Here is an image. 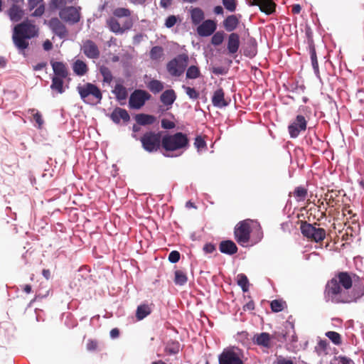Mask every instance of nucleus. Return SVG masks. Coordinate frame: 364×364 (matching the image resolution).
<instances>
[{
  "label": "nucleus",
  "instance_id": "1",
  "mask_svg": "<svg viewBox=\"0 0 364 364\" xmlns=\"http://www.w3.org/2000/svg\"><path fill=\"white\" fill-rule=\"evenodd\" d=\"M6 13L12 23H17L11 28L13 44L18 54L26 57L30 49L29 41L38 37L39 28L34 20L24 18L26 12L21 5L11 4Z\"/></svg>",
  "mask_w": 364,
  "mask_h": 364
},
{
  "label": "nucleus",
  "instance_id": "2",
  "mask_svg": "<svg viewBox=\"0 0 364 364\" xmlns=\"http://www.w3.org/2000/svg\"><path fill=\"white\" fill-rule=\"evenodd\" d=\"M161 146L165 157H178L190 148L191 139L187 134L182 132H167L162 137Z\"/></svg>",
  "mask_w": 364,
  "mask_h": 364
},
{
  "label": "nucleus",
  "instance_id": "3",
  "mask_svg": "<svg viewBox=\"0 0 364 364\" xmlns=\"http://www.w3.org/2000/svg\"><path fill=\"white\" fill-rule=\"evenodd\" d=\"M326 300L333 304H346L355 302L349 287H346L341 279V272L337 273L327 282L324 291Z\"/></svg>",
  "mask_w": 364,
  "mask_h": 364
},
{
  "label": "nucleus",
  "instance_id": "4",
  "mask_svg": "<svg viewBox=\"0 0 364 364\" xmlns=\"http://www.w3.org/2000/svg\"><path fill=\"white\" fill-rule=\"evenodd\" d=\"M247 360L244 350L236 346L230 345L218 355V364H246Z\"/></svg>",
  "mask_w": 364,
  "mask_h": 364
},
{
  "label": "nucleus",
  "instance_id": "5",
  "mask_svg": "<svg viewBox=\"0 0 364 364\" xmlns=\"http://www.w3.org/2000/svg\"><path fill=\"white\" fill-rule=\"evenodd\" d=\"M341 279L343 285L350 289L355 302L364 296V283L358 275L352 272L343 271Z\"/></svg>",
  "mask_w": 364,
  "mask_h": 364
},
{
  "label": "nucleus",
  "instance_id": "6",
  "mask_svg": "<svg viewBox=\"0 0 364 364\" xmlns=\"http://www.w3.org/2000/svg\"><path fill=\"white\" fill-rule=\"evenodd\" d=\"M163 132H155L153 130L146 131L140 136L139 141L141 146L148 153H154L158 151L161 144Z\"/></svg>",
  "mask_w": 364,
  "mask_h": 364
},
{
  "label": "nucleus",
  "instance_id": "7",
  "mask_svg": "<svg viewBox=\"0 0 364 364\" xmlns=\"http://www.w3.org/2000/svg\"><path fill=\"white\" fill-rule=\"evenodd\" d=\"M299 230L304 237L316 243L323 241L326 237V231L324 228L316 227L306 221L301 223Z\"/></svg>",
  "mask_w": 364,
  "mask_h": 364
},
{
  "label": "nucleus",
  "instance_id": "8",
  "mask_svg": "<svg viewBox=\"0 0 364 364\" xmlns=\"http://www.w3.org/2000/svg\"><path fill=\"white\" fill-rule=\"evenodd\" d=\"M188 55L186 53H179L166 63L167 72L172 77H180L183 75L188 65Z\"/></svg>",
  "mask_w": 364,
  "mask_h": 364
},
{
  "label": "nucleus",
  "instance_id": "9",
  "mask_svg": "<svg viewBox=\"0 0 364 364\" xmlns=\"http://www.w3.org/2000/svg\"><path fill=\"white\" fill-rule=\"evenodd\" d=\"M251 227L249 220H242L237 223L234 228V238L237 244L243 247H248L251 240Z\"/></svg>",
  "mask_w": 364,
  "mask_h": 364
},
{
  "label": "nucleus",
  "instance_id": "10",
  "mask_svg": "<svg viewBox=\"0 0 364 364\" xmlns=\"http://www.w3.org/2000/svg\"><path fill=\"white\" fill-rule=\"evenodd\" d=\"M151 97V95L146 90L136 89L130 95L128 107L131 110H139Z\"/></svg>",
  "mask_w": 364,
  "mask_h": 364
},
{
  "label": "nucleus",
  "instance_id": "11",
  "mask_svg": "<svg viewBox=\"0 0 364 364\" xmlns=\"http://www.w3.org/2000/svg\"><path fill=\"white\" fill-rule=\"evenodd\" d=\"M308 127V120L302 114H298L289 123L287 126L288 133L291 139L297 138L299 134L305 132Z\"/></svg>",
  "mask_w": 364,
  "mask_h": 364
},
{
  "label": "nucleus",
  "instance_id": "12",
  "mask_svg": "<svg viewBox=\"0 0 364 364\" xmlns=\"http://www.w3.org/2000/svg\"><path fill=\"white\" fill-rule=\"evenodd\" d=\"M81 10L82 8L80 6H66L59 12V17L62 21L69 25H75L81 19Z\"/></svg>",
  "mask_w": 364,
  "mask_h": 364
},
{
  "label": "nucleus",
  "instance_id": "13",
  "mask_svg": "<svg viewBox=\"0 0 364 364\" xmlns=\"http://www.w3.org/2000/svg\"><path fill=\"white\" fill-rule=\"evenodd\" d=\"M43 24L47 25L51 32L60 39L65 40L68 36L67 27L57 17H52L50 20L44 19Z\"/></svg>",
  "mask_w": 364,
  "mask_h": 364
},
{
  "label": "nucleus",
  "instance_id": "14",
  "mask_svg": "<svg viewBox=\"0 0 364 364\" xmlns=\"http://www.w3.org/2000/svg\"><path fill=\"white\" fill-rule=\"evenodd\" d=\"M98 87H99L97 85L87 82L83 85L79 83L76 87V90L78 92L81 100L85 104L90 106H95L96 104H93V102L90 100L89 97H93L95 92Z\"/></svg>",
  "mask_w": 364,
  "mask_h": 364
},
{
  "label": "nucleus",
  "instance_id": "15",
  "mask_svg": "<svg viewBox=\"0 0 364 364\" xmlns=\"http://www.w3.org/2000/svg\"><path fill=\"white\" fill-rule=\"evenodd\" d=\"M102 110L106 112L105 109H102ZM105 116L117 125L122 122V124L127 126L131 121L129 112L126 109L119 107H115L111 113H105Z\"/></svg>",
  "mask_w": 364,
  "mask_h": 364
},
{
  "label": "nucleus",
  "instance_id": "16",
  "mask_svg": "<svg viewBox=\"0 0 364 364\" xmlns=\"http://www.w3.org/2000/svg\"><path fill=\"white\" fill-rule=\"evenodd\" d=\"M240 35L237 33H231L228 36L226 50L222 51L220 49H218L217 52L220 53L227 52L229 55L235 58L240 48Z\"/></svg>",
  "mask_w": 364,
  "mask_h": 364
},
{
  "label": "nucleus",
  "instance_id": "17",
  "mask_svg": "<svg viewBox=\"0 0 364 364\" xmlns=\"http://www.w3.org/2000/svg\"><path fill=\"white\" fill-rule=\"evenodd\" d=\"M51 84L50 89L51 90V95L53 97L55 95H62L69 88L70 80L68 78H60L56 76H50Z\"/></svg>",
  "mask_w": 364,
  "mask_h": 364
},
{
  "label": "nucleus",
  "instance_id": "18",
  "mask_svg": "<svg viewBox=\"0 0 364 364\" xmlns=\"http://www.w3.org/2000/svg\"><path fill=\"white\" fill-rule=\"evenodd\" d=\"M211 102L213 107L223 109L230 104V98H225V92L221 87H218L213 93Z\"/></svg>",
  "mask_w": 364,
  "mask_h": 364
},
{
  "label": "nucleus",
  "instance_id": "19",
  "mask_svg": "<svg viewBox=\"0 0 364 364\" xmlns=\"http://www.w3.org/2000/svg\"><path fill=\"white\" fill-rule=\"evenodd\" d=\"M50 64L53 68V74L50 76H56L60 78H68L70 80L69 77L70 73L66 63L63 61H57L53 58L50 59Z\"/></svg>",
  "mask_w": 364,
  "mask_h": 364
},
{
  "label": "nucleus",
  "instance_id": "20",
  "mask_svg": "<svg viewBox=\"0 0 364 364\" xmlns=\"http://www.w3.org/2000/svg\"><path fill=\"white\" fill-rule=\"evenodd\" d=\"M216 29V22L210 19H207L197 26L196 32L199 36L205 38L212 36Z\"/></svg>",
  "mask_w": 364,
  "mask_h": 364
},
{
  "label": "nucleus",
  "instance_id": "21",
  "mask_svg": "<svg viewBox=\"0 0 364 364\" xmlns=\"http://www.w3.org/2000/svg\"><path fill=\"white\" fill-rule=\"evenodd\" d=\"M252 342L256 346L265 348H271L274 344L272 341V336L268 332L255 333L252 338Z\"/></svg>",
  "mask_w": 364,
  "mask_h": 364
},
{
  "label": "nucleus",
  "instance_id": "22",
  "mask_svg": "<svg viewBox=\"0 0 364 364\" xmlns=\"http://www.w3.org/2000/svg\"><path fill=\"white\" fill-rule=\"evenodd\" d=\"M81 49L84 55L90 59H97L100 57V50L96 43L91 39L85 41Z\"/></svg>",
  "mask_w": 364,
  "mask_h": 364
},
{
  "label": "nucleus",
  "instance_id": "23",
  "mask_svg": "<svg viewBox=\"0 0 364 364\" xmlns=\"http://www.w3.org/2000/svg\"><path fill=\"white\" fill-rule=\"evenodd\" d=\"M241 18L242 15L240 14H230L227 16L223 21V26L224 29L230 33H234L233 31L238 27L240 24Z\"/></svg>",
  "mask_w": 364,
  "mask_h": 364
},
{
  "label": "nucleus",
  "instance_id": "24",
  "mask_svg": "<svg viewBox=\"0 0 364 364\" xmlns=\"http://www.w3.org/2000/svg\"><path fill=\"white\" fill-rule=\"evenodd\" d=\"M219 251L225 255L232 256L237 252V245L230 239L223 240L218 245Z\"/></svg>",
  "mask_w": 364,
  "mask_h": 364
},
{
  "label": "nucleus",
  "instance_id": "25",
  "mask_svg": "<svg viewBox=\"0 0 364 364\" xmlns=\"http://www.w3.org/2000/svg\"><path fill=\"white\" fill-rule=\"evenodd\" d=\"M289 335V329L286 325V321H284L282 326L277 328V330L272 331V341L274 340L279 343H284L287 341V338Z\"/></svg>",
  "mask_w": 364,
  "mask_h": 364
},
{
  "label": "nucleus",
  "instance_id": "26",
  "mask_svg": "<svg viewBox=\"0 0 364 364\" xmlns=\"http://www.w3.org/2000/svg\"><path fill=\"white\" fill-rule=\"evenodd\" d=\"M177 98L175 90L172 88L166 89L160 95V101L164 107L171 109Z\"/></svg>",
  "mask_w": 364,
  "mask_h": 364
},
{
  "label": "nucleus",
  "instance_id": "27",
  "mask_svg": "<svg viewBox=\"0 0 364 364\" xmlns=\"http://www.w3.org/2000/svg\"><path fill=\"white\" fill-rule=\"evenodd\" d=\"M132 118L136 122L142 127L154 124L157 121V117L156 116L142 112L132 114Z\"/></svg>",
  "mask_w": 364,
  "mask_h": 364
},
{
  "label": "nucleus",
  "instance_id": "28",
  "mask_svg": "<svg viewBox=\"0 0 364 364\" xmlns=\"http://www.w3.org/2000/svg\"><path fill=\"white\" fill-rule=\"evenodd\" d=\"M255 6H258L259 11L267 16H270L276 12V4L273 0H256Z\"/></svg>",
  "mask_w": 364,
  "mask_h": 364
},
{
  "label": "nucleus",
  "instance_id": "29",
  "mask_svg": "<svg viewBox=\"0 0 364 364\" xmlns=\"http://www.w3.org/2000/svg\"><path fill=\"white\" fill-rule=\"evenodd\" d=\"M152 313V308L146 301L140 303L135 310V317L137 321H141Z\"/></svg>",
  "mask_w": 364,
  "mask_h": 364
},
{
  "label": "nucleus",
  "instance_id": "30",
  "mask_svg": "<svg viewBox=\"0 0 364 364\" xmlns=\"http://www.w3.org/2000/svg\"><path fill=\"white\" fill-rule=\"evenodd\" d=\"M28 113L31 114L30 121L33 123V126L37 129H42L45 124L42 113L35 108H30L28 109Z\"/></svg>",
  "mask_w": 364,
  "mask_h": 364
},
{
  "label": "nucleus",
  "instance_id": "31",
  "mask_svg": "<svg viewBox=\"0 0 364 364\" xmlns=\"http://www.w3.org/2000/svg\"><path fill=\"white\" fill-rule=\"evenodd\" d=\"M146 87L154 95L161 92L164 88V82L156 78L150 77L148 81H145Z\"/></svg>",
  "mask_w": 364,
  "mask_h": 364
},
{
  "label": "nucleus",
  "instance_id": "32",
  "mask_svg": "<svg viewBox=\"0 0 364 364\" xmlns=\"http://www.w3.org/2000/svg\"><path fill=\"white\" fill-rule=\"evenodd\" d=\"M73 73L79 77L84 76L89 70L88 66L85 61L76 59L71 65Z\"/></svg>",
  "mask_w": 364,
  "mask_h": 364
},
{
  "label": "nucleus",
  "instance_id": "33",
  "mask_svg": "<svg viewBox=\"0 0 364 364\" xmlns=\"http://www.w3.org/2000/svg\"><path fill=\"white\" fill-rule=\"evenodd\" d=\"M189 13L191 14V23L194 26L197 27L204 21L205 14L200 8L191 6L189 9Z\"/></svg>",
  "mask_w": 364,
  "mask_h": 364
},
{
  "label": "nucleus",
  "instance_id": "34",
  "mask_svg": "<svg viewBox=\"0 0 364 364\" xmlns=\"http://www.w3.org/2000/svg\"><path fill=\"white\" fill-rule=\"evenodd\" d=\"M257 53V42L254 37H249L243 54L245 57L253 58Z\"/></svg>",
  "mask_w": 364,
  "mask_h": 364
},
{
  "label": "nucleus",
  "instance_id": "35",
  "mask_svg": "<svg viewBox=\"0 0 364 364\" xmlns=\"http://www.w3.org/2000/svg\"><path fill=\"white\" fill-rule=\"evenodd\" d=\"M330 348V343L327 339L321 338V337L317 338V343L314 348V351L321 355V353L325 355L328 354V350Z\"/></svg>",
  "mask_w": 364,
  "mask_h": 364
},
{
  "label": "nucleus",
  "instance_id": "36",
  "mask_svg": "<svg viewBox=\"0 0 364 364\" xmlns=\"http://www.w3.org/2000/svg\"><path fill=\"white\" fill-rule=\"evenodd\" d=\"M181 349V344L176 340H169L164 347V352L168 355H177Z\"/></svg>",
  "mask_w": 364,
  "mask_h": 364
},
{
  "label": "nucleus",
  "instance_id": "37",
  "mask_svg": "<svg viewBox=\"0 0 364 364\" xmlns=\"http://www.w3.org/2000/svg\"><path fill=\"white\" fill-rule=\"evenodd\" d=\"M186 78L187 80H196L202 77L200 68L198 65H191L186 69Z\"/></svg>",
  "mask_w": 364,
  "mask_h": 364
},
{
  "label": "nucleus",
  "instance_id": "38",
  "mask_svg": "<svg viewBox=\"0 0 364 364\" xmlns=\"http://www.w3.org/2000/svg\"><path fill=\"white\" fill-rule=\"evenodd\" d=\"M237 284L241 288L243 293L248 292L250 290V281L247 275L244 273H240L236 277Z\"/></svg>",
  "mask_w": 364,
  "mask_h": 364
},
{
  "label": "nucleus",
  "instance_id": "39",
  "mask_svg": "<svg viewBox=\"0 0 364 364\" xmlns=\"http://www.w3.org/2000/svg\"><path fill=\"white\" fill-rule=\"evenodd\" d=\"M130 89H119L112 90L111 92L114 95L116 100L119 103L120 105H124L126 104V100L128 96V92Z\"/></svg>",
  "mask_w": 364,
  "mask_h": 364
},
{
  "label": "nucleus",
  "instance_id": "40",
  "mask_svg": "<svg viewBox=\"0 0 364 364\" xmlns=\"http://www.w3.org/2000/svg\"><path fill=\"white\" fill-rule=\"evenodd\" d=\"M173 282L177 286H183L188 282V276L186 272L181 269H176L173 272Z\"/></svg>",
  "mask_w": 364,
  "mask_h": 364
},
{
  "label": "nucleus",
  "instance_id": "41",
  "mask_svg": "<svg viewBox=\"0 0 364 364\" xmlns=\"http://www.w3.org/2000/svg\"><path fill=\"white\" fill-rule=\"evenodd\" d=\"M66 6V0H50L48 4V9L50 13L56 11H58L59 13Z\"/></svg>",
  "mask_w": 364,
  "mask_h": 364
},
{
  "label": "nucleus",
  "instance_id": "42",
  "mask_svg": "<svg viewBox=\"0 0 364 364\" xmlns=\"http://www.w3.org/2000/svg\"><path fill=\"white\" fill-rule=\"evenodd\" d=\"M106 24L110 32L116 35H121L122 31L120 23L114 17H109L107 18Z\"/></svg>",
  "mask_w": 364,
  "mask_h": 364
},
{
  "label": "nucleus",
  "instance_id": "43",
  "mask_svg": "<svg viewBox=\"0 0 364 364\" xmlns=\"http://www.w3.org/2000/svg\"><path fill=\"white\" fill-rule=\"evenodd\" d=\"M287 307V302L283 299H276L270 302V309L273 313L281 312Z\"/></svg>",
  "mask_w": 364,
  "mask_h": 364
},
{
  "label": "nucleus",
  "instance_id": "44",
  "mask_svg": "<svg viewBox=\"0 0 364 364\" xmlns=\"http://www.w3.org/2000/svg\"><path fill=\"white\" fill-rule=\"evenodd\" d=\"M324 335L335 346H339L343 343L342 336L336 331H328Z\"/></svg>",
  "mask_w": 364,
  "mask_h": 364
},
{
  "label": "nucleus",
  "instance_id": "45",
  "mask_svg": "<svg viewBox=\"0 0 364 364\" xmlns=\"http://www.w3.org/2000/svg\"><path fill=\"white\" fill-rule=\"evenodd\" d=\"M226 34L223 31H215L210 39V44L215 47L220 46L225 39Z\"/></svg>",
  "mask_w": 364,
  "mask_h": 364
},
{
  "label": "nucleus",
  "instance_id": "46",
  "mask_svg": "<svg viewBox=\"0 0 364 364\" xmlns=\"http://www.w3.org/2000/svg\"><path fill=\"white\" fill-rule=\"evenodd\" d=\"M193 145L198 153L202 151H205L208 149L207 142L200 134H198L195 136Z\"/></svg>",
  "mask_w": 364,
  "mask_h": 364
},
{
  "label": "nucleus",
  "instance_id": "47",
  "mask_svg": "<svg viewBox=\"0 0 364 364\" xmlns=\"http://www.w3.org/2000/svg\"><path fill=\"white\" fill-rule=\"evenodd\" d=\"M329 364H355L349 357L344 355H335L330 360Z\"/></svg>",
  "mask_w": 364,
  "mask_h": 364
},
{
  "label": "nucleus",
  "instance_id": "48",
  "mask_svg": "<svg viewBox=\"0 0 364 364\" xmlns=\"http://www.w3.org/2000/svg\"><path fill=\"white\" fill-rule=\"evenodd\" d=\"M294 194L297 201H304L308 195V190L303 186H299L294 188Z\"/></svg>",
  "mask_w": 364,
  "mask_h": 364
},
{
  "label": "nucleus",
  "instance_id": "49",
  "mask_svg": "<svg viewBox=\"0 0 364 364\" xmlns=\"http://www.w3.org/2000/svg\"><path fill=\"white\" fill-rule=\"evenodd\" d=\"M100 73L103 77V82L109 84L113 80V75L109 68L105 65H101L100 68Z\"/></svg>",
  "mask_w": 364,
  "mask_h": 364
},
{
  "label": "nucleus",
  "instance_id": "50",
  "mask_svg": "<svg viewBox=\"0 0 364 364\" xmlns=\"http://www.w3.org/2000/svg\"><path fill=\"white\" fill-rule=\"evenodd\" d=\"M164 55V48L161 46H153L149 52V57L153 60H159Z\"/></svg>",
  "mask_w": 364,
  "mask_h": 364
},
{
  "label": "nucleus",
  "instance_id": "51",
  "mask_svg": "<svg viewBox=\"0 0 364 364\" xmlns=\"http://www.w3.org/2000/svg\"><path fill=\"white\" fill-rule=\"evenodd\" d=\"M181 87L189 99L196 100L200 98V92L195 87H189L186 85H182Z\"/></svg>",
  "mask_w": 364,
  "mask_h": 364
},
{
  "label": "nucleus",
  "instance_id": "52",
  "mask_svg": "<svg viewBox=\"0 0 364 364\" xmlns=\"http://www.w3.org/2000/svg\"><path fill=\"white\" fill-rule=\"evenodd\" d=\"M305 35L307 39L308 50L316 49L314 41L313 38V31L308 23L305 25Z\"/></svg>",
  "mask_w": 364,
  "mask_h": 364
},
{
  "label": "nucleus",
  "instance_id": "53",
  "mask_svg": "<svg viewBox=\"0 0 364 364\" xmlns=\"http://www.w3.org/2000/svg\"><path fill=\"white\" fill-rule=\"evenodd\" d=\"M264 234L261 225L259 224L257 228L254 231L252 236V243L250 247L259 243L263 238Z\"/></svg>",
  "mask_w": 364,
  "mask_h": 364
},
{
  "label": "nucleus",
  "instance_id": "54",
  "mask_svg": "<svg viewBox=\"0 0 364 364\" xmlns=\"http://www.w3.org/2000/svg\"><path fill=\"white\" fill-rule=\"evenodd\" d=\"M181 18L178 15H168L165 18L164 26L167 28H173L176 24L181 23Z\"/></svg>",
  "mask_w": 364,
  "mask_h": 364
},
{
  "label": "nucleus",
  "instance_id": "55",
  "mask_svg": "<svg viewBox=\"0 0 364 364\" xmlns=\"http://www.w3.org/2000/svg\"><path fill=\"white\" fill-rule=\"evenodd\" d=\"M131 15V11L124 7H117L113 11L114 18H128Z\"/></svg>",
  "mask_w": 364,
  "mask_h": 364
},
{
  "label": "nucleus",
  "instance_id": "56",
  "mask_svg": "<svg viewBox=\"0 0 364 364\" xmlns=\"http://www.w3.org/2000/svg\"><path fill=\"white\" fill-rule=\"evenodd\" d=\"M286 325L287 326V327L289 329V333L291 332H292V335L289 338V342L292 345H294L296 343H297V341H298V336H297V335L296 333V331H295L294 321H286Z\"/></svg>",
  "mask_w": 364,
  "mask_h": 364
},
{
  "label": "nucleus",
  "instance_id": "57",
  "mask_svg": "<svg viewBox=\"0 0 364 364\" xmlns=\"http://www.w3.org/2000/svg\"><path fill=\"white\" fill-rule=\"evenodd\" d=\"M224 8L229 12H235L237 9V0H222Z\"/></svg>",
  "mask_w": 364,
  "mask_h": 364
},
{
  "label": "nucleus",
  "instance_id": "58",
  "mask_svg": "<svg viewBox=\"0 0 364 364\" xmlns=\"http://www.w3.org/2000/svg\"><path fill=\"white\" fill-rule=\"evenodd\" d=\"M210 71L215 75H225L228 74L229 69L223 66H213L209 68Z\"/></svg>",
  "mask_w": 364,
  "mask_h": 364
},
{
  "label": "nucleus",
  "instance_id": "59",
  "mask_svg": "<svg viewBox=\"0 0 364 364\" xmlns=\"http://www.w3.org/2000/svg\"><path fill=\"white\" fill-rule=\"evenodd\" d=\"M133 56L131 53H129V52H125L123 55H122V60H121V64H122V68H132V63H131V60L132 59Z\"/></svg>",
  "mask_w": 364,
  "mask_h": 364
},
{
  "label": "nucleus",
  "instance_id": "60",
  "mask_svg": "<svg viewBox=\"0 0 364 364\" xmlns=\"http://www.w3.org/2000/svg\"><path fill=\"white\" fill-rule=\"evenodd\" d=\"M308 50H309V53L310 55V59H311L312 68H313V70H316L317 71V69L319 68V66H318L316 50V49Z\"/></svg>",
  "mask_w": 364,
  "mask_h": 364
},
{
  "label": "nucleus",
  "instance_id": "61",
  "mask_svg": "<svg viewBox=\"0 0 364 364\" xmlns=\"http://www.w3.org/2000/svg\"><path fill=\"white\" fill-rule=\"evenodd\" d=\"M181 259V253L178 250H172L168 255V261L171 264L178 262Z\"/></svg>",
  "mask_w": 364,
  "mask_h": 364
},
{
  "label": "nucleus",
  "instance_id": "62",
  "mask_svg": "<svg viewBox=\"0 0 364 364\" xmlns=\"http://www.w3.org/2000/svg\"><path fill=\"white\" fill-rule=\"evenodd\" d=\"M272 364H295L291 357L277 355Z\"/></svg>",
  "mask_w": 364,
  "mask_h": 364
},
{
  "label": "nucleus",
  "instance_id": "63",
  "mask_svg": "<svg viewBox=\"0 0 364 364\" xmlns=\"http://www.w3.org/2000/svg\"><path fill=\"white\" fill-rule=\"evenodd\" d=\"M161 127L165 130H171L175 128V123L167 118H162L161 120Z\"/></svg>",
  "mask_w": 364,
  "mask_h": 364
},
{
  "label": "nucleus",
  "instance_id": "64",
  "mask_svg": "<svg viewBox=\"0 0 364 364\" xmlns=\"http://www.w3.org/2000/svg\"><path fill=\"white\" fill-rule=\"evenodd\" d=\"M294 154L296 158V161H297V160H299V162L306 161L305 153L302 148L299 146L296 147L294 150Z\"/></svg>",
  "mask_w": 364,
  "mask_h": 364
}]
</instances>
